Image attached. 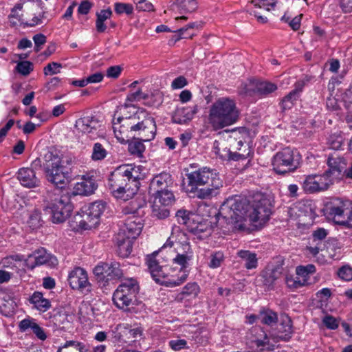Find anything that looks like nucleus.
<instances>
[{"label":"nucleus","instance_id":"f257e3e1","mask_svg":"<svg viewBox=\"0 0 352 352\" xmlns=\"http://www.w3.org/2000/svg\"><path fill=\"white\" fill-rule=\"evenodd\" d=\"M135 111L127 116H121L113 120V129L116 138L120 142H129L128 149L131 154L142 156L145 150L143 142L154 139L156 134L155 119L142 108L131 107Z\"/></svg>","mask_w":352,"mask_h":352},{"label":"nucleus","instance_id":"f03ea898","mask_svg":"<svg viewBox=\"0 0 352 352\" xmlns=\"http://www.w3.org/2000/svg\"><path fill=\"white\" fill-rule=\"evenodd\" d=\"M271 214L269 200L263 195H257L252 201L236 196L227 199L221 206L218 221L220 217L228 224H236L248 219L259 226L265 223Z\"/></svg>","mask_w":352,"mask_h":352},{"label":"nucleus","instance_id":"7ed1b4c3","mask_svg":"<svg viewBox=\"0 0 352 352\" xmlns=\"http://www.w3.org/2000/svg\"><path fill=\"white\" fill-rule=\"evenodd\" d=\"M43 161L40 158L34 160L31 168H21L17 173L16 177L20 184L26 188H35L39 186L40 179L37 177L34 168L43 167L48 182L59 188L66 185L71 178V169L61 165L60 157L52 152L47 151L43 156Z\"/></svg>","mask_w":352,"mask_h":352},{"label":"nucleus","instance_id":"20e7f679","mask_svg":"<svg viewBox=\"0 0 352 352\" xmlns=\"http://www.w3.org/2000/svg\"><path fill=\"white\" fill-rule=\"evenodd\" d=\"M143 167L135 164H122L109 176L108 188L116 199L129 200L140 188V180L144 179Z\"/></svg>","mask_w":352,"mask_h":352},{"label":"nucleus","instance_id":"39448f33","mask_svg":"<svg viewBox=\"0 0 352 352\" xmlns=\"http://www.w3.org/2000/svg\"><path fill=\"white\" fill-rule=\"evenodd\" d=\"M187 192L190 197L201 199L216 196L223 182L215 169L203 167L186 175Z\"/></svg>","mask_w":352,"mask_h":352},{"label":"nucleus","instance_id":"423d86ee","mask_svg":"<svg viewBox=\"0 0 352 352\" xmlns=\"http://www.w3.org/2000/svg\"><path fill=\"white\" fill-rule=\"evenodd\" d=\"M239 118V111L234 100L221 98L210 107L208 116V124L217 131L232 125Z\"/></svg>","mask_w":352,"mask_h":352},{"label":"nucleus","instance_id":"0eeeda50","mask_svg":"<svg viewBox=\"0 0 352 352\" xmlns=\"http://www.w3.org/2000/svg\"><path fill=\"white\" fill-rule=\"evenodd\" d=\"M159 252H154L147 255L146 263L153 279L157 283L167 287H175L181 285L186 280V274L184 273L177 276L168 265L160 264Z\"/></svg>","mask_w":352,"mask_h":352},{"label":"nucleus","instance_id":"6e6552de","mask_svg":"<svg viewBox=\"0 0 352 352\" xmlns=\"http://www.w3.org/2000/svg\"><path fill=\"white\" fill-rule=\"evenodd\" d=\"M236 144H241V140L237 131L233 130L227 139L215 140L213 148L222 160L238 161L247 159L251 153L250 146L246 144L242 152L233 151Z\"/></svg>","mask_w":352,"mask_h":352},{"label":"nucleus","instance_id":"1a4fd4ad","mask_svg":"<svg viewBox=\"0 0 352 352\" xmlns=\"http://www.w3.org/2000/svg\"><path fill=\"white\" fill-rule=\"evenodd\" d=\"M140 287L136 279H125L118 285L113 294L114 305L120 309L126 311L135 304Z\"/></svg>","mask_w":352,"mask_h":352},{"label":"nucleus","instance_id":"9d476101","mask_svg":"<svg viewBox=\"0 0 352 352\" xmlns=\"http://www.w3.org/2000/svg\"><path fill=\"white\" fill-rule=\"evenodd\" d=\"M45 210L51 214L53 223L64 222L73 210L69 195L54 194V199L47 204Z\"/></svg>","mask_w":352,"mask_h":352},{"label":"nucleus","instance_id":"9b49d317","mask_svg":"<svg viewBox=\"0 0 352 352\" xmlns=\"http://www.w3.org/2000/svg\"><path fill=\"white\" fill-rule=\"evenodd\" d=\"M300 157L298 152L287 147L276 153L272 160L274 170L283 175L294 171L299 166Z\"/></svg>","mask_w":352,"mask_h":352},{"label":"nucleus","instance_id":"f8f14e48","mask_svg":"<svg viewBox=\"0 0 352 352\" xmlns=\"http://www.w3.org/2000/svg\"><path fill=\"white\" fill-rule=\"evenodd\" d=\"M106 209V203L97 201L85 205L81 209V219L78 222L79 228L91 230L99 223L101 214Z\"/></svg>","mask_w":352,"mask_h":352},{"label":"nucleus","instance_id":"ddd939ff","mask_svg":"<svg viewBox=\"0 0 352 352\" xmlns=\"http://www.w3.org/2000/svg\"><path fill=\"white\" fill-rule=\"evenodd\" d=\"M333 183V179L329 178L324 173L322 175H305L301 183L302 190L306 193H316L324 191Z\"/></svg>","mask_w":352,"mask_h":352},{"label":"nucleus","instance_id":"4468645a","mask_svg":"<svg viewBox=\"0 0 352 352\" xmlns=\"http://www.w3.org/2000/svg\"><path fill=\"white\" fill-rule=\"evenodd\" d=\"M67 280L72 289L78 290L85 294L91 290V285L89 281L87 272L80 267H74L69 273Z\"/></svg>","mask_w":352,"mask_h":352},{"label":"nucleus","instance_id":"2eb2a0df","mask_svg":"<svg viewBox=\"0 0 352 352\" xmlns=\"http://www.w3.org/2000/svg\"><path fill=\"white\" fill-rule=\"evenodd\" d=\"M247 339L252 344V347H256L260 350L272 351L274 349V344L270 342V337L267 335L261 327H252L247 334Z\"/></svg>","mask_w":352,"mask_h":352},{"label":"nucleus","instance_id":"dca6fc26","mask_svg":"<svg viewBox=\"0 0 352 352\" xmlns=\"http://www.w3.org/2000/svg\"><path fill=\"white\" fill-rule=\"evenodd\" d=\"M346 204L339 198L331 199L324 209V215L335 223L341 226L346 217Z\"/></svg>","mask_w":352,"mask_h":352},{"label":"nucleus","instance_id":"f3484780","mask_svg":"<svg viewBox=\"0 0 352 352\" xmlns=\"http://www.w3.org/2000/svg\"><path fill=\"white\" fill-rule=\"evenodd\" d=\"M57 263L56 258L47 252L46 250L43 248L34 251L25 261L27 267L30 270L42 265L55 266Z\"/></svg>","mask_w":352,"mask_h":352},{"label":"nucleus","instance_id":"a211bd4d","mask_svg":"<svg viewBox=\"0 0 352 352\" xmlns=\"http://www.w3.org/2000/svg\"><path fill=\"white\" fill-rule=\"evenodd\" d=\"M178 244L182 248L183 251H177L176 256L173 259V262L179 266V269L178 270L179 274H177L176 270H175L174 274H176L177 276H179L185 273L187 278L188 276V270H187V268L189 267V263L193 257V252L188 243Z\"/></svg>","mask_w":352,"mask_h":352},{"label":"nucleus","instance_id":"6ab92c4d","mask_svg":"<svg viewBox=\"0 0 352 352\" xmlns=\"http://www.w3.org/2000/svg\"><path fill=\"white\" fill-rule=\"evenodd\" d=\"M75 126L79 131L88 134L91 139H95L99 135L101 123L94 116H85L76 121Z\"/></svg>","mask_w":352,"mask_h":352},{"label":"nucleus","instance_id":"aec40b11","mask_svg":"<svg viewBox=\"0 0 352 352\" xmlns=\"http://www.w3.org/2000/svg\"><path fill=\"white\" fill-rule=\"evenodd\" d=\"M98 188L95 177L91 173H86L81 176V182H77L74 187L75 195L88 196L94 193Z\"/></svg>","mask_w":352,"mask_h":352},{"label":"nucleus","instance_id":"412c9836","mask_svg":"<svg viewBox=\"0 0 352 352\" xmlns=\"http://www.w3.org/2000/svg\"><path fill=\"white\" fill-rule=\"evenodd\" d=\"M345 159L337 151H333L329 154L327 158V165L329 169L324 172L329 178L333 179V176L338 177L342 170L346 166Z\"/></svg>","mask_w":352,"mask_h":352},{"label":"nucleus","instance_id":"4be33fe9","mask_svg":"<svg viewBox=\"0 0 352 352\" xmlns=\"http://www.w3.org/2000/svg\"><path fill=\"white\" fill-rule=\"evenodd\" d=\"M173 180L172 176L166 172L155 175L151 181L148 188L149 194H156L162 190L172 187Z\"/></svg>","mask_w":352,"mask_h":352},{"label":"nucleus","instance_id":"5701e85b","mask_svg":"<svg viewBox=\"0 0 352 352\" xmlns=\"http://www.w3.org/2000/svg\"><path fill=\"white\" fill-rule=\"evenodd\" d=\"M142 228V226L140 218H136L134 221L128 219L120 228L118 234L134 241L141 233Z\"/></svg>","mask_w":352,"mask_h":352},{"label":"nucleus","instance_id":"b1692460","mask_svg":"<svg viewBox=\"0 0 352 352\" xmlns=\"http://www.w3.org/2000/svg\"><path fill=\"white\" fill-rule=\"evenodd\" d=\"M293 333L292 320L288 316L281 317L280 323L277 329V332L270 337L277 342L280 340L289 341Z\"/></svg>","mask_w":352,"mask_h":352},{"label":"nucleus","instance_id":"393cba45","mask_svg":"<svg viewBox=\"0 0 352 352\" xmlns=\"http://www.w3.org/2000/svg\"><path fill=\"white\" fill-rule=\"evenodd\" d=\"M284 261H279L278 263L272 268H268L262 273L263 284L269 287H272L276 281L280 279L283 274Z\"/></svg>","mask_w":352,"mask_h":352},{"label":"nucleus","instance_id":"a878e982","mask_svg":"<svg viewBox=\"0 0 352 352\" xmlns=\"http://www.w3.org/2000/svg\"><path fill=\"white\" fill-rule=\"evenodd\" d=\"M197 111V105L177 109L173 116V120L177 124H186L193 118Z\"/></svg>","mask_w":352,"mask_h":352},{"label":"nucleus","instance_id":"bb28decb","mask_svg":"<svg viewBox=\"0 0 352 352\" xmlns=\"http://www.w3.org/2000/svg\"><path fill=\"white\" fill-rule=\"evenodd\" d=\"M200 288L197 283H188L186 285L181 292L177 294L175 300L178 302L189 300L195 298L199 293Z\"/></svg>","mask_w":352,"mask_h":352},{"label":"nucleus","instance_id":"cd10ccee","mask_svg":"<svg viewBox=\"0 0 352 352\" xmlns=\"http://www.w3.org/2000/svg\"><path fill=\"white\" fill-rule=\"evenodd\" d=\"M116 329L120 331V339L135 340L142 336V331L138 327H132L128 324H119Z\"/></svg>","mask_w":352,"mask_h":352},{"label":"nucleus","instance_id":"c85d7f7f","mask_svg":"<svg viewBox=\"0 0 352 352\" xmlns=\"http://www.w3.org/2000/svg\"><path fill=\"white\" fill-rule=\"evenodd\" d=\"M115 241L118 247V255L122 258L129 256L132 252L133 241L118 234H116Z\"/></svg>","mask_w":352,"mask_h":352},{"label":"nucleus","instance_id":"c756f323","mask_svg":"<svg viewBox=\"0 0 352 352\" xmlns=\"http://www.w3.org/2000/svg\"><path fill=\"white\" fill-rule=\"evenodd\" d=\"M91 352L90 345L86 342L78 340H67L62 347H60L57 352Z\"/></svg>","mask_w":352,"mask_h":352},{"label":"nucleus","instance_id":"7c9ffc66","mask_svg":"<svg viewBox=\"0 0 352 352\" xmlns=\"http://www.w3.org/2000/svg\"><path fill=\"white\" fill-rule=\"evenodd\" d=\"M258 320L263 324L273 326L278 322V314L267 307H261L258 311Z\"/></svg>","mask_w":352,"mask_h":352},{"label":"nucleus","instance_id":"2f4dec72","mask_svg":"<svg viewBox=\"0 0 352 352\" xmlns=\"http://www.w3.org/2000/svg\"><path fill=\"white\" fill-rule=\"evenodd\" d=\"M188 230L199 239H204L210 234V228H208V225L199 221L198 219H196V221L192 223L188 228Z\"/></svg>","mask_w":352,"mask_h":352},{"label":"nucleus","instance_id":"473e14b6","mask_svg":"<svg viewBox=\"0 0 352 352\" xmlns=\"http://www.w3.org/2000/svg\"><path fill=\"white\" fill-rule=\"evenodd\" d=\"M30 302L38 311L45 312L51 307L50 301L43 298V294L39 292H35L30 298Z\"/></svg>","mask_w":352,"mask_h":352},{"label":"nucleus","instance_id":"72a5a7b5","mask_svg":"<svg viewBox=\"0 0 352 352\" xmlns=\"http://www.w3.org/2000/svg\"><path fill=\"white\" fill-rule=\"evenodd\" d=\"M151 195L154 197V202L159 203L163 206L172 205L175 201V196L170 188Z\"/></svg>","mask_w":352,"mask_h":352},{"label":"nucleus","instance_id":"f704fd0d","mask_svg":"<svg viewBox=\"0 0 352 352\" xmlns=\"http://www.w3.org/2000/svg\"><path fill=\"white\" fill-rule=\"evenodd\" d=\"M124 270L118 262L111 261L107 263L106 276L107 279L119 280L124 276Z\"/></svg>","mask_w":352,"mask_h":352},{"label":"nucleus","instance_id":"c9c22d12","mask_svg":"<svg viewBox=\"0 0 352 352\" xmlns=\"http://www.w3.org/2000/svg\"><path fill=\"white\" fill-rule=\"evenodd\" d=\"M237 255L245 262V267L248 270L254 269L257 267L258 260L256 254L249 250H240Z\"/></svg>","mask_w":352,"mask_h":352},{"label":"nucleus","instance_id":"e433bc0d","mask_svg":"<svg viewBox=\"0 0 352 352\" xmlns=\"http://www.w3.org/2000/svg\"><path fill=\"white\" fill-rule=\"evenodd\" d=\"M177 222L179 224L186 226L188 228L192 222L196 221V219H199V217L186 210H179L175 214Z\"/></svg>","mask_w":352,"mask_h":352},{"label":"nucleus","instance_id":"4c0bfd02","mask_svg":"<svg viewBox=\"0 0 352 352\" xmlns=\"http://www.w3.org/2000/svg\"><path fill=\"white\" fill-rule=\"evenodd\" d=\"M143 202L142 200H138L135 199L130 201L129 205L123 207L122 213L124 214H132L133 217L135 219L140 216V210L143 206Z\"/></svg>","mask_w":352,"mask_h":352},{"label":"nucleus","instance_id":"58836bf2","mask_svg":"<svg viewBox=\"0 0 352 352\" xmlns=\"http://www.w3.org/2000/svg\"><path fill=\"white\" fill-rule=\"evenodd\" d=\"M112 14V12L110 9L102 10L100 12L96 13L97 19L96 21V28L99 33L105 32L107 26L104 22L109 19Z\"/></svg>","mask_w":352,"mask_h":352},{"label":"nucleus","instance_id":"ea45409f","mask_svg":"<svg viewBox=\"0 0 352 352\" xmlns=\"http://www.w3.org/2000/svg\"><path fill=\"white\" fill-rule=\"evenodd\" d=\"M277 89L276 84L267 81L257 80L256 96H265Z\"/></svg>","mask_w":352,"mask_h":352},{"label":"nucleus","instance_id":"a19ab883","mask_svg":"<svg viewBox=\"0 0 352 352\" xmlns=\"http://www.w3.org/2000/svg\"><path fill=\"white\" fill-rule=\"evenodd\" d=\"M315 272L316 267L312 264H309L305 266L300 265L297 267L296 270V275L300 276L302 280H305V285L311 284V283L309 281V276Z\"/></svg>","mask_w":352,"mask_h":352},{"label":"nucleus","instance_id":"79ce46f5","mask_svg":"<svg viewBox=\"0 0 352 352\" xmlns=\"http://www.w3.org/2000/svg\"><path fill=\"white\" fill-rule=\"evenodd\" d=\"M257 80H250L248 82L241 84L239 88V94L243 96H256Z\"/></svg>","mask_w":352,"mask_h":352},{"label":"nucleus","instance_id":"37998d69","mask_svg":"<svg viewBox=\"0 0 352 352\" xmlns=\"http://www.w3.org/2000/svg\"><path fill=\"white\" fill-rule=\"evenodd\" d=\"M299 97L298 90H292L287 95H286L280 102V106L283 111L291 109L295 101Z\"/></svg>","mask_w":352,"mask_h":352},{"label":"nucleus","instance_id":"c03bdc74","mask_svg":"<svg viewBox=\"0 0 352 352\" xmlns=\"http://www.w3.org/2000/svg\"><path fill=\"white\" fill-rule=\"evenodd\" d=\"M107 155V151L102 144L96 142L94 144L91 156L94 161L102 160L106 157Z\"/></svg>","mask_w":352,"mask_h":352},{"label":"nucleus","instance_id":"a18cd8bd","mask_svg":"<svg viewBox=\"0 0 352 352\" xmlns=\"http://www.w3.org/2000/svg\"><path fill=\"white\" fill-rule=\"evenodd\" d=\"M166 206L158 205L154 202L152 206V215L159 219H166L169 216V210L166 208Z\"/></svg>","mask_w":352,"mask_h":352},{"label":"nucleus","instance_id":"49530a36","mask_svg":"<svg viewBox=\"0 0 352 352\" xmlns=\"http://www.w3.org/2000/svg\"><path fill=\"white\" fill-rule=\"evenodd\" d=\"M279 2L278 0H252L250 3L256 8H264L267 11L274 9Z\"/></svg>","mask_w":352,"mask_h":352},{"label":"nucleus","instance_id":"de8ad7c7","mask_svg":"<svg viewBox=\"0 0 352 352\" xmlns=\"http://www.w3.org/2000/svg\"><path fill=\"white\" fill-rule=\"evenodd\" d=\"M28 223L32 230L39 228L42 226L41 212L37 210H34L30 214Z\"/></svg>","mask_w":352,"mask_h":352},{"label":"nucleus","instance_id":"09e8293b","mask_svg":"<svg viewBox=\"0 0 352 352\" xmlns=\"http://www.w3.org/2000/svg\"><path fill=\"white\" fill-rule=\"evenodd\" d=\"M329 2L333 3L329 5V7L333 6L332 10H334V7H337V4L339 3L344 13L352 12V0H329Z\"/></svg>","mask_w":352,"mask_h":352},{"label":"nucleus","instance_id":"8fccbe9b","mask_svg":"<svg viewBox=\"0 0 352 352\" xmlns=\"http://www.w3.org/2000/svg\"><path fill=\"white\" fill-rule=\"evenodd\" d=\"M223 259L224 256L222 252H214L210 255V261L208 266L210 268H217L221 266Z\"/></svg>","mask_w":352,"mask_h":352},{"label":"nucleus","instance_id":"3c124183","mask_svg":"<svg viewBox=\"0 0 352 352\" xmlns=\"http://www.w3.org/2000/svg\"><path fill=\"white\" fill-rule=\"evenodd\" d=\"M115 12L118 14H131L133 12V7L130 3H116L114 6Z\"/></svg>","mask_w":352,"mask_h":352},{"label":"nucleus","instance_id":"603ef678","mask_svg":"<svg viewBox=\"0 0 352 352\" xmlns=\"http://www.w3.org/2000/svg\"><path fill=\"white\" fill-rule=\"evenodd\" d=\"M16 70L19 74L27 76L33 70V65L28 60L21 61L17 64Z\"/></svg>","mask_w":352,"mask_h":352},{"label":"nucleus","instance_id":"864d4df0","mask_svg":"<svg viewBox=\"0 0 352 352\" xmlns=\"http://www.w3.org/2000/svg\"><path fill=\"white\" fill-rule=\"evenodd\" d=\"M179 8L184 11L192 12L197 8L195 0H181L179 2Z\"/></svg>","mask_w":352,"mask_h":352},{"label":"nucleus","instance_id":"5fc2aeb1","mask_svg":"<svg viewBox=\"0 0 352 352\" xmlns=\"http://www.w3.org/2000/svg\"><path fill=\"white\" fill-rule=\"evenodd\" d=\"M61 67L62 65L60 63L52 62L44 67L43 73L45 76L56 74L60 72Z\"/></svg>","mask_w":352,"mask_h":352},{"label":"nucleus","instance_id":"6e6d98bb","mask_svg":"<svg viewBox=\"0 0 352 352\" xmlns=\"http://www.w3.org/2000/svg\"><path fill=\"white\" fill-rule=\"evenodd\" d=\"M195 26V23L188 24L186 27L179 29L177 32L179 34V39L191 38L194 35L193 32H188V30L193 29Z\"/></svg>","mask_w":352,"mask_h":352},{"label":"nucleus","instance_id":"4d7b16f0","mask_svg":"<svg viewBox=\"0 0 352 352\" xmlns=\"http://www.w3.org/2000/svg\"><path fill=\"white\" fill-rule=\"evenodd\" d=\"M322 322L327 329L335 330L339 326L338 320L332 316L327 315L322 319Z\"/></svg>","mask_w":352,"mask_h":352},{"label":"nucleus","instance_id":"13d9d810","mask_svg":"<svg viewBox=\"0 0 352 352\" xmlns=\"http://www.w3.org/2000/svg\"><path fill=\"white\" fill-rule=\"evenodd\" d=\"M285 283L287 286L292 290L299 289L303 286H305V280H302V282H297L294 277L287 276L285 278Z\"/></svg>","mask_w":352,"mask_h":352},{"label":"nucleus","instance_id":"bf43d9fd","mask_svg":"<svg viewBox=\"0 0 352 352\" xmlns=\"http://www.w3.org/2000/svg\"><path fill=\"white\" fill-rule=\"evenodd\" d=\"M338 275L344 280H352V268L349 266H343L338 270Z\"/></svg>","mask_w":352,"mask_h":352},{"label":"nucleus","instance_id":"052dcab7","mask_svg":"<svg viewBox=\"0 0 352 352\" xmlns=\"http://www.w3.org/2000/svg\"><path fill=\"white\" fill-rule=\"evenodd\" d=\"M6 297L8 298V300H6L5 298L0 299V308H4L5 311H7L8 314H10L14 311L15 302L8 296H6Z\"/></svg>","mask_w":352,"mask_h":352},{"label":"nucleus","instance_id":"680f3d73","mask_svg":"<svg viewBox=\"0 0 352 352\" xmlns=\"http://www.w3.org/2000/svg\"><path fill=\"white\" fill-rule=\"evenodd\" d=\"M148 95L144 94L140 89L130 93L126 97V101L133 102L135 100H140V99H146Z\"/></svg>","mask_w":352,"mask_h":352},{"label":"nucleus","instance_id":"e2e57ef3","mask_svg":"<svg viewBox=\"0 0 352 352\" xmlns=\"http://www.w3.org/2000/svg\"><path fill=\"white\" fill-rule=\"evenodd\" d=\"M330 147L336 151L341 148L342 145V138L340 136L332 135L329 139Z\"/></svg>","mask_w":352,"mask_h":352},{"label":"nucleus","instance_id":"0e129e2a","mask_svg":"<svg viewBox=\"0 0 352 352\" xmlns=\"http://www.w3.org/2000/svg\"><path fill=\"white\" fill-rule=\"evenodd\" d=\"M34 42V50L38 52L41 50V46L46 43V36L43 34H37L33 36Z\"/></svg>","mask_w":352,"mask_h":352},{"label":"nucleus","instance_id":"69168bd1","mask_svg":"<svg viewBox=\"0 0 352 352\" xmlns=\"http://www.w3.org/2000/svg\"><path fill=\"white\" fill-rule=\"evenodd\" d=\"M329 234V231L323 228H318L312 233L314 241H322Z\"/></svg>","mask_w":352,"mask_h":352},{"label":"nucleus","instance_id":"338daca9","mask_svg":"<svg viewBox=\"0 0 352 352\" xmlns=\"http://www.w3.org/2000/svg\"><path fill=\"white\" fill-rule=\"evenodd\" d=\"M136 9L138 11L151 12L154 10V6L150 2L138 0L136 2Z\"/></svg>","mask_w":352,"mask_h":352},{"label":"nucleus","instance_id":"774afa93","mask_svg":"<svg viewBox=\"0 0 352 352\" xmlns=\"http://www.w3.org/2000/svg\"><path fill=\"white\" fill-rule=\"evenodd\" d=\"M187 84L188 81L186 78L183 76H179L173 80L171 87L173 89H182L187 85Z\"/></svg>","mask_w":352,"mask_h":352}]
</instances>
